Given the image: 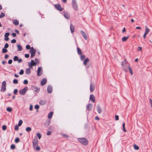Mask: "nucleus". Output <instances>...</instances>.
<instances>
[{
	"instance_id": "obj_1",
	"label": "nucleus",
	"mask_w": 152,
	"mask_h": 152,
	"mask_svg": "<svg viewBox=\"0 0 152 152\" xmlns=\"http://www.w3.org/2000/svg\"><path fill=\"white\" fill-rule=\"evenodd\" d=\"M33 146L34 148L37 151H39L40 149V148L38 145V140L37 137H35L34 138L33 142Z\"/></svg>"
},
{
	"instance_id": "obj_2",
	"label": "nucleus",
	"mask_w": 152,
	"mask_h": 152,
	"mask_svg": "<svg viewBox=\"0 0 152 152\" xmlns=\"http://www.w3.org/2000/svg\"><path fill=\"white\" fill-rule=\"evenodd\" d=\"M78 141L81 144L84 145H87L88 144V141L84 138H79L77 139Z\"/></svg>"
},
{
	"instance_id": "obj_3",
	"label": "nucleus",
	"mask_w": 152,
	"mask_h": 152,
	"mask_svg": "<svg viewBox=\"0 0 152 152\" xmlns=\"http://www.w3.org/2000/svg\"><path fill=\"white\" fill-rule=\"evenodd\" d=\"M73 8L76 11L78 10V7L76 1L75 0L73 1L72 3Z\"/></svg>"
},
{
	"instance_id": "obj_4",
	"label": "nucleus",
	"mask_w": 152,
	"mask_h": 152,
	"mask_svg": "<svg viewBox=\"0 0 152 152\" xmlns=\"http://www.w3.org/2000/svg\"><path fill=\"white\" fill-rule=\"evenodd\" d=\"M6 83L5 81L3 82L2 83L1 88V91L2 92H4L6 89Z\"/></svg>"
},
{
	"instance_id": "obj_5",
	"label": "nucleus",
	"mask_w": 152,
	"mask_h": 152,
	"mask_svg": "<svg viewBox=\"0 0 152 152\" xmlns=\"http://www.w3.org/2000/svg\"><path fill=\"white\" fill-rule=\"evenodd\" d=\"M28 90V88L27 87H25L23 89L20 90L19 91V93L21 95H24Z\"/></svg>"
},
{
	"instance_id": "obj_6",
	"label": "nucleus",
	"mask_w": 152,
	"mask_h": 152,
	"mask_svg": "<svg viewBox=\"0 0 152 152\" xmlns=\"http://www.w3.org/2000/svg\"><path fill=\"white\" fill-rule=\"evenodd\" d=\"M54 7L57 10L60 11L63 10V8L61 7L60 5L59 4H55Z\"/></svg>"
},
{
	"instance_id": "obj_7",
	"label": "nucleus",
	"mask_w": 152,
	"mask_h": 152,
	"mask_svg": "<svg viewBox=\"0 0 152 152\" xmlns=\"http://www.w3.org/2000/svg\"><path fill=\"white\" fill-rule=\"evenodd\" d=\"M42 68L40 67H39L37 71V75L38 76H40L42 75Z\"/></svg>"
},
{
	"instance_id": "obj_8",
	"label": "nucleus",
	"mask_w": 152,
	"mask_h": 152,
	"mask_svg": "<svg viewBox=\"0 0 152 152\" xmlns=\"http://www.w3.org/2000/svg\"><path fill=\"white\" fill-rule=\"evenodd\" d=\"M89 99L90 100L94 103L95 100V96L93 94H91L90 95Z\"/></svg>"
},
{
	"instance_id": "obj_9",
	"label": "nucleus",
	"mask_w": 152,
	"mask_h": 152,
	"mask_svg": "<svg viewBox=\"0 0 152 152\" xmlns=\"http://www.w3.org/2000/svg\"><path fill=\"white\" fill-rule=\"evenodd\" d=\"M47 82L46 79V78H44L42 80L41 82V85L42 86H44L46 84Z\"/></svg>"
},
{
	"instance_id": "obj_10",
	"label": "nucleus",
	"mask_w": 152,
	"mask_h": 152,
	"mask_svg": "<svg viewBox=\"0 0 152 152\" xmlns=\"http://www.w3.org/2000/svg\"><path fill=\"white\" fill-rule=\"evenodd\" d=\"M80 32L81 33L84 38L85 39L87 40V36L85 32L82 31H81Z\"/></svg>"
},
{
	"instance_id": "obj_11",
	"label": "nucleus",
	"mask_w": 152,
	"mask_h": 152,
	"mask_svg": "<svg viewBox=\"0 0 152 152\" xmlns=\"http://www.w3.org/2000/svg\"><path fill=\"white\" fill-rule=\"evenodd\" d=\"M123 69L125 72H127L129 67H130L129 66H128L126 65L122 66Z\"/></svg>"
},
{
	"instance_id": "obj_12",
	"label": "nucleus",
	"mask_w": 152,
	"mask_h": 152,
	"mask_svg": "<svg viewBox=\"0 0 152 152\" xmlns=\"http://www.w3.org/2000/svg\"><path fill=\"white\" fill-rule=\"evenodd\" d=\"M92 107V105L91 104H88L86 107L87 109L90 111L91 110Z\"/></svg>"
},
{
	"instance_id": "obj_13",
	"label": "nucleus",
	"mask_w": 152,
	"mask_h": 152,
	"mask_svg": "<svg viewBox=\"0 0 152 152\" xmlns=\"http://www.w3.org/2000/svg\"><path fill=\"white\" fill-rule=\"evenodd\" d=\"M64 16L65 18L68 19L70 18V15L67 12H64Z\"/></svg>"
},
{
	"instance_id": "obj_14",
	"label": "nucleus",
	"mask_w": 152,
	"mask_h": 152,
	"mask_svg": "<svg viewBox=\"0 0 152 152\" xmlns=\"http://www.w3.org/2000/svg\"><path fill=\"white\" fill-rule=\"evenodd\" d=\"M52 90V88L50 86H48L47 88V91L48 93H51Z\"/></svg>"
},
{
	"instance_id": "obj_15",
	"label": "nucleus",
	"mask_w": 152,
	"mask_h": 152,
	"mask_svg": "<svg viewBox=\"0 0 152 152\" xmlns=\"http://www.w3.org/2000/svg\"><path fill=\"white\" fill-rule=\"evenodd\" d=\"M46 101L43 99L41 100L39 102V104L41 105H45L46 104Z\"/></svg>"
},
{
	"instance_id": "obj_16",
	"label": "nucleus",
	"mask_w": 152,
	"mask_h": 152,
	"mask_svg": "<svg viewBox=\"0 0 152 152\" xmlns=\"http://www.w3.org/2000/svg\"><path fill=\"white\" fill-rule=\"evenodd\" d=\"M95 89V86L94 85L91 84L90 86V90L91 92H93Z\"/></svg>"
},
{
	"instance_id": "obj_17",
	"label": "nucleus",
	"mask_w": 152,
	"mask_h": 152,
	"mask_svg": "<svg viewBox=\"0 0 152 152\" xmlns=\"http://www.w3.org/2000/svg\"><path fill=\"white\" fill-rule=\"evenodd\" d=\"M70 28L71 31V32L73 33L75 31V27L72 24H70Z\"/></svg>"
},
{
	"instance_id": "obj_18",
	"label": "nucleus",
	"mask_w": 152,
	"mask_h": 152,
	"mask_svg": "<svg viewBox=\"0 0 152 152\" xmlns=\"http://www.w3.org/2000/svg\"><path fill=\"white\" fill-rule=\"evenodd\" d=\"M129 36H128L126 37H124L122 38L121 40L122 42H124L126 41L127 39L129 38Z\"/></svg>"
},
{
	"instance_id": "obj_19",
	"label": "nucleus",
	"mask_w": 152,
	"mask_h": 152,
	"mask_svg": "<svg viewBox=\"0 0 152 152\" xmlns=\"http://www.w3.org/2000/svg\"><path fill=\"white\" fill-rule=\"evenodd\" d=\"M150 30L146 26H145V32L144 33L147 34L149 32Z\"/></svg>"
},
{
	"instance_id": "obj_20",
	"label": "nucleus",
	"mask_w": 152,
	"mask_h": 152,
	"mask_svg": "<svg viewBox=\"0 0 152 152\" xmlns=\"http://www.w3.org/2000/svg\"><path fill=\"white\" fill-rule=\"evenodd\" d=\"M36 52V50L34 49L33 47L31 48L30 50V53H35Z\"/></svg>"
},
{
	"instance_id": "obj_21",
	"label": "nucleus",
	"mask_w": 152,
	"mask_h": 152,
	"mask_svg": "<svg viewBox=\"0 0 152 152\" xmlns=\"http://www.w3.org/2000/svg\"><path fill=\"white\" fill-rule=\"evenodd\" d=\"M13 23L15 25H18L19 24V23L17 19H14L13 20Z\"/></svg>"
},
{
	"instance_id": "obj_22",
	"label": "nucleus",
	"mask_w": 152,
	"mask_h": 152,
	"mask_svg": "<svg viewBox=\"0 0 152 152\" xmlns=\"http://www.w3.org/2000/svg\"><path fill=\"white\" fill-rule=\"evenodd\" d=\"M96 109L98 113L100 114L102 113V111L101 110L99 106L98 105L96 106Z\"/></svg>"
},
{
	"instance_id": "obj_23",
	"label": "nucleus",
	"mask_w": 152,
	"mask_h": 152,
	"mask_svg": "<svg viewBox=\"0 0 152 152\" xmlns=\"http://www.w3.org/2000/svg\"><path fill=\"white\" fill-rule=\"evenodd\" d=\"M31 72V70L30 68H28L26 69L25 73L27 74H29Z\"/></svg>"
},
{
	"instance_id": "obj_24",
	"label": "nucleus",
	"mask_w": 152,
	"mask_h": 152,
	"mask_svg": "<svg viewBox=\"0 0 152 152\" xmlns=\"http://www.w3.org/2000/svg\"><path fill=\"white\" fill-rule=\"evenodd\" d=\"M18 50V51H20L22 50V46L20 45H17Z\"/></svg>"
},
{
	"instance_id": "obj_25",
	"label": "nucleus",
	"mask_w": 152,
	"mask_h": 152,
	"mask_svg": "<svg viewBox=\"0 0 152 152\" xmlns=\"http://www.w3.org/2000/svg\"><path fill=\"white\" fill-rule=\"evenodd\" d=\"M53 112H50L48 114V118H51L53 115Z\"/></svg>"
},
{
	"instance_id": "obj_26",
	"label": "nucleus",
	"mask_w": 152,
	"mask_h": 152,
	"mask_svg": "<svg viewBox=\"0 0 152 152\" xmlns=\"http://www.w3.org/2000/svg\"><path fill=\"white\" fill-rule=\"evenodd\" d=\"M126 59H124L122 61V66H124L125 65H126L127 64L126 63Z\"/></svg>"
},
{
	"instance_id": "obj_27",
	"label": "nucleus",
	"mask_w": 152,
	"mask_h": 152,
	"mask_svg": "<svg viewBox=\"0 0 152 152\" xmlns=\"http://www.w3.org/2000/svg\"><path fill=\"white\" fill-rule=\"evenodd\" d=\"M89 60L88 58H86L84 61L83 64L85 65H86L87 63L89 61Z\"/></svg>"
},
{
	"instance_id": "obj_28",
	"label": "nucleus",
	"mask_w": 152,
	"mask_h": 152,
	"mask_svg": "<svg viewBox=\"0 0 152 152\" xmlns=\"http://www.w3.org/2000/svg\"><path fill=\"white\" fill-rule=\"evenodd\" d=\"M77 53L81 55L82 54V52L81 50L78 47L77 48Z\"/></svg>"
},
{
	"instance_id": "obj_29",
	"label": "nucleus",
	"mask_w": 152,
	"mask_h": 152,
	"mask_svg": "<svg viewBox=\"0 0 152 152\" xmlns=\"http://www.w3.org/2000/svg\"><path fill=\"white\" fill-rule=\"evenodd\" d=\"M32 65L35 66L36 65L37 63L36 62H35L33 60L31 61V63H30Z\"/></svg>"
},
{
	"instance_id": "obj_30",
	"label": "nucleus",
	"mask_w": 152,
	"mask_h": 152,
	"mask_svg": "<svg viewBox=\"0 0 152 152\" xmlns=\"http://www.w3.org/2000/svg\"><path fill=\"white\" fill-rule=\"evenodd\" d=\"M133 147L134 149L136 150H138L139 149V147L138 146L134 144L133 145Z\"/></svg>"
},
{
	"instance_id": "obj_31",
	"label": "nucleus",
	"mask_w": 152,
	"mask_h": 152,
	"mask_svg": "<svg viewBox=\"0 0 152 152\" xmlns=\"http://www.w3.org/2000/svg\"><path fill=\"white\" fill-rule=\"evenodd\" d=\"M18 57L17 56H15L14 57L13 60L15 61H18Z\"/></svg>"
},
{
	"instance_id": "obj_32",
	"label": "nucleus",
	"mask_w": 152,
	"mask_h": 152,
	"mask_svg": "<svg viewBox=\"0 0 152 152\" xmlns=\"http://www.w3.org/2000/svg\"><path fill=\"white\" fill-rule=\"evenodd\" d=\"M31 130V128L30 127H27L26 128V131L27 132H30Z\"/></svg>"
},
{
	"instance_id": "obj_33",
	"label": "nucleus",
	"mask_w": 152,
	"mask_h": 152,
	"mask_svg": "<svg viewBox=\"0 0 152 152\" xmlns=\"http://www.w3.org/2000/svg\"><path fill=\"white\" fill-rule=\"evenodd\" d=\"M7 52V50L5 48H3L2 50V52L3 53H5Z\"/></svg>"
},
{
	"instance_id": "obj_34",
	"label": "nucleus",
	"mask_w": 152,
	"mask_h": 152,
	"mask_svg": "<svg viewBox=\"0 0 152 152\" xmlns=\"http://www.w3.org/2000/svg\"><path fill=\"white\" fill-rule=\"evenodd\" d=\"M19 141L20 139L18 137L16 138L15 140V142L16 143H18L19 142Z\"/></svg>"
},
{
	"instance_id": "obj_35",
	"label": "nucleus",
	"mask_w": 152,
	"mask_h": 152,
	"mask_svg": "<svg viewBox=\"0 0 152 152\" xmlns=\"http://www.w3.org/2000/svg\"><path fill=\"white\" fill-rule=\"evenodd\" d=\"M22 123H23L22 121L21 120H20L19 121V123L18 124V126H20L22 124Z\"/></svg>"
},
{
	"instance_id": "obj_36",
	"label": "nucleus",
	"mask_w": 152,
	"mask_h": 152,
	"mask_svg": "<svg viewBox=\"0 0 152 152\" xmlns=\"http://www.w3.org/2000/svg\"><path fill=\"white\" fill-rule=\"evenodd\" d=\"M7 111L9 112H11L12 111V109L9 107H8L7 108Z\"/></svg>"
},
{
	"instance_id": "obj_37",
	"label": "nucleus",
	"mask_w": 152,
	"mask_h": 152,
	"mask_svg": "<svg viewBox=\"0 0 152 152\" xmlns=\"http://www.w3.org/2000/svg\"><path fill=\"white\" fill-rule=\"evenodd\" d=\"M5 16V15L4 14L3 12H1V15H0V18H2L4 17Z\"/></svg>"
},
{
	"instance_id": "obj_38",
	"label": "nucleus",
	"mask_w": 152,
	"mask_h": 152,
	"mask_svg": "<svg viewBox=\"0 0 152 152\" xmlns=\"http://www.w3.org/2000/svg\"><path fill=\"white\" fill-rule=\"evenodd\" d=\"M13 83L14 84H17L18 83V80L17 79H14L13 80Z\"/></svg>"
},
{
	"instance_id": "obj_39",
	"label": "nucleus",
	"mask_w": 152,
	"mask_h": 152,
	"mask_svg": "<svg viewBox=\"0 0 152 152\" xmlns=\"http://www.w3.org/2000/svg\"><path fill=\"white\" fill-rule=\"evenodd\" d=\"M37 137H38V138L39 139H40L41 137V134L39 133H37Z\"/></svg>"
},
{
	"instance_id": "obj_40",
	"label": "nucleus",
	"mask_w": 152,
	"mask_h": 152,
	"mask_svg": "<svg viewBox=\"0 0 152 152\" xmlns=\"http://www.w3.org/2000/svg\"><path fill=\"white\" fill-rule=\"evenodd\" d=\"M15 145L14 144H12L10 148L12 149H14L15 148Z\"/></svg>"
},
{
	"instance_id": "obj_41",
	"label": "nucleus",
	"mask_w": 152,
	"mask_h": 152,
	"mask_svg": "<svg viewBox=\"0 0 152 152\" xmlns=\"http://www.w3.org/2000/svg\"><path fill=\"white\" fill-rule=\"evenodd\" d=\"M7 126L6 125H4L2 126V129L3 130H5L7 129Z\"/></svg>"
},
{
	"instance_id": "obj_42",
	"label": "nucleus",
	"mask_w": 152,
	"mask_h": 152,
	"mask_svg": "<svg viewBox=\"0 0 152 152\" xmlns=\"http://www.w3.org/2000/svg\"><path fill=\"white\" fill-rule=\"evenodd\" d=\"M62 136L64 138H68L69 136L68 135L65 134H62Z\"/></svg>"
},
{
	"instance_id": "obj_43",
	"label": "nucleus",
	"mask_w": 152,
	"mask_h": 152,
	"mask_svg": "<svg viewBox=\"0 0 152 152\" xmlns=\"http://www.w3.org/2000/svg\"><path fill=\"white\" fill-rule=\"evenodd\" d=\"M10 34V33L9 32H7L5 34L4 37H8Z\"/></svg>"
},
{
	"instance_id": "obj_44",
	"label": "nucleus",
	"mask_w": 152,
	"mask_h": 152,
	"mask_svg": "<svg viewBox=\"0 0 152 152\" xmlns=\"http://www.w3.org/2000/svg\"><path fill=\"white\" fill-rule=\"evenodd\" d=\"M85 58V57L84 55L81 54V55L80 56V58L81 60H83V59H84Z\"/></svg>"
},
{
	"instance_id": "obj_45",
	"label": "nucleus",
	"mask_w": 152,
	"mask_h": 152,
	"mask_svg": "<svg viewBox=\"0 0 152 152\" xmlns=\"http://www.w3.org/2000/svg\"><path fill=\"white\" fill-rule=\"evenodd\" d=\"M129 71L131 74V75H133V72H132V69H131L130 67H129Z\"/></svg>"
},
{
	"instance_id": "obj_46",
	"label": "nucleus",
	"mask_w": 152,
	"mask_h": 152,
	"mask_svg": "<svg viewBox=\"0 0 152 152\" xmlns=\"http://www.w3.org/2000/svg\"><path fill=\"white\" fill-rule=\"evenodd\" d=\"M129 71L131 74V75H133V72H132V69H131L130 67H129Z\"/></svg>"
},
{
	"instance_id": "obj_47",
	"label": "nucleus",
	"mask_w": 152,
	"mask_h": 152,
	"mask_svg": "<svg viewBox=\"0 0 152 152\" xmlns=\"http://www.w3.org/2000/svg\"><path fill=\"white\" fill-rule=\"evenodd\" d=\"M24 71L23 69H21L20 70V71L19 72V74L20 75H22L23 74Z\"/></svg>"
},
{
	"instance_id": "obj_48",
	"label": "nucleus",
	"mask_w": 152,
	"mask_h": 152,
	"mask_svg": "<svg viewBox=\"0 0 152 152\" xmlns=\"http://www.w3.org/2000/svg\"><path fill=\"white\" fill-rule=\"evenodd\" d=\"M18 90L17 89H15L13 92L14 94H16L18 93Z\"/></svg>"
},
{
	"instance_id": "obj_49",
	"label": "nucleus",
	"mask_w": 152,
	"mask_h": 152,
	"mask_svg": "<svg viewBox=\"0 0 152 152\" xmlns=\"http://www.w3.org/2000/svg\"><path fill=\"white\" fill-rule=\"evenodd\" d=\"M9 47V44L7 43H6L4 46V48H7Z\"/></svg>"
},
{
	"instance_id": "obj_50",
	"label": "nucleus",
	"mask_w": 152,
	"mask_h": 152,
	"mask_svg": "<svg viewBox=\"0 0 152 152\" xmlns=\"http://www.w3.org/2000/svg\"><path fill=\"white\" fill-rule=\"evenodd\" d=\"M23 83L24 84H27L28 83V81L26 80H24L23 82Z\"/></svg>"
},
{
	"instance_id": "obj_51",
	"label": "nucleus",
	"mask_w": 152,
	"mask_h": 152,
	"mask_svg": "<svg viewBox=\"0 0 152 152\" xmlns=\"http://www.w3.org/2000/svg\"><path fill=\"white\" fill-rule=\"evenodd\" d=\"M26 48L27 49L29 50L30 48V46L29 45H27L26 46Z\"/></svg>"
},
{
	"instance_id": "obj_52",
	"label": "nucleus",
	"mask_w": 152,
	"mask_h": 152,
	"mask_svg": "<svg viewBox=\"0 0 152 152\" xmlns=\"http://www.w3.org/2000/svg\"><path fill=\"white\" fill-rule=\"evenodd\" d=\"M28 66H29V67L31 68H33L32 66H33V65H32L30 63H28Z\"/></svg>"
},
{
	"instance_id": "obj_53",
	"label": "nucleus",
	"mask_w": 152,
	"mask_h": 152,
	"mask_svg": "<svg viewBox=\"0 0 152 152\" xmlns=\"http://www.w3.org/2000/svg\"><path fill=\"white\" fill-rule=\"evenodd\" d=\"M115 118L116 120H119V117L118 115H115Z\"/></svg>"
},
{
	"instance_id": "obj_54",
	"label": "nucleus",
	"mask_w": 152,
	"mask_h": 152,
	"mask_svg": "<svg viewBox=\"0 0 152 152\" xmlns=\"http://www.w3.org/2000/svg\"><path fill=\"white\" fill-rule=\"evenodd\" d=\"M16 42V40L15 39H13L11 41V42L12 43H15Z\"/></svg>"
},
{
	"instance_id": "obj_55",
	"label": "nucleus",
	"mask_w": 152,
	"mask_h": 152,
	"mask_svg": "<svg viewBox=\"0 0 152 152\" xmlns=\"http://www.w3.org/2000/svg\"><path fill=\"white\" fill-rule=\"evenodd\" d=\"M142 50V48L141 47H138L137 48V50L138 51H141Z\"/></svg>"
},
{
	"instance_id": "obj_56",
	"label": "nucleus",
	"mask_w": 152,
	"mask_h": 152,
	"mask_svg": "<svg viewBox=\"0 0 152 152\" xmlns=\"http://www.w3.org/2000/svg\"><path fill=\"white\" fill-rule=\"evenodd\" d=\"M12 60L11 59H10L9 60V61H8V63L9 64H11L12 63Z\"/></svg>"
},
{
	"instance_id": "obj_57",
	"label": "nucleus",
	"mask_w": 152,
	"mask_h": 152,
	"mask_svg": "<svg viewBox=\"0 0 152 152\" xmlns=\"http://www.w3.org/2000/svg\"><path fill=\"white\" fill-rule=\"evenodd\" d=\"M35 108L36 109H38L39 108V106L38 105H36L35 106Z\"/></svg>"
},
{
	"instance_id": "obj_58",
	"label": "nucleus",
	"mask_w": 152,
	"mask_h": 152,
	"mask_svg": "<svg viewBox=\"0 0 152 152\" xmlns=\"http://www.w3.org/2000/svg\"><path fill=\"white\" fill-rule=\"evenodd\" d=\"M25 56L26 58H28L29 56V54H25Z\"/></svg>"
},
{
	"instance_id": "obj_59",
	"label": "nucleus",
	"mask_w": 152,
	"mask_h": 152,
	"mask_svg": "<svg viewBox=\"0 0 152 152\" xmlns=\"http://www.w3.org/2000/svg\"><path fill=\"white\" fill-rule=\"evenodd\" d=\"M19 129V128L17 125H16L15 127V130H17Z\"/></svg>"
},
{
	"instance_id": "obj_60",
	"label": "nucleus",
	"mask_w": 152,
	"mask_h": 152,
	"mask_svg": "<svg viewBox=\"0 0 152 152\" xmlns=\"http://www.w3.org/2000/svg\"><path fill=\"white\" fill-rule=\"evenodd\" d=\"M150 102L151 104V107L152 108V100L151 99H149Z\"/></svg>"
},
{
	"instance_id": "obj_61",
	"label": "nucleus",
	"mask_w": 152,
	"mask_h": 152,
	"mask_svg": "<svg viewBox=\"0 0 152 152\" xmlns=\"http://www.w3.org/2000/svg\"><path fill=\"white\" fill-rule=\"evenodd\" d=\"M33 109V106L32 105H31L30 106L29 110L30 111H31Z\"/></svg>"
},
{
	"instance_id": "obj_62",
	"label": "nucleus",
	"mask_w": 152,
	"mask_h": 152,
	"mask_svg": "<svg viewBox=\"0 0 152 152\" xmlns=\"http://www.w3.org/2000/svg\"><path fill=\"white\" fill-rule=\"evenodd\" d=\"M18 62L19 63H21L22 62V60L21 58H20V59L18 58Z\"/></svg>"
},
{
	"instance_id": "obj_63",
	"label": "nucleus",
	"mask_w": 152,
	"mask_h": 152,
	"mask_svg": "<svg viewBox=\"0 0 152 152\" xmlns=\"http://www.w3.org/2000/svg\"><path fill=\"white\" fill-rule=\"evenodd\" d=\"M51 134V132L50 131H48L47 132V134L48 135H50Z\"/></svg>"
},
{
	"instance_id": "obj_64",
	"label": "nucleus",
	"mask_w": 152,
	"mask_h": 152,
	"mask_svg": "<svg viewBox=\"0 0 152 152\" xmlns=\"http://www.w3.org/2000/svg\"><path fill=\"white\" fill-rule=\"evenodd\" d=\"M9 56L7 54H5V58L7 59L9 57Z\"/></svg>"
}]
</instances>
